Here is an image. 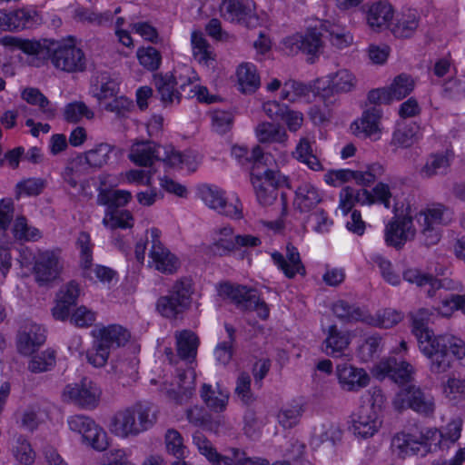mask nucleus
Segmentation results:
<instances>
[{"label": "nucleus", "instance_id": "nucleus-14", "mask_svg": "<svg viewBox=\"0 0 465 465\" xmlns=\"http://www.w3.org/2000/svg\"><path fill=\"white\" fill-rule=\"evenodd\" d=\"M102 394L96 383L84 378L80 383L68 384L63 395L81 408L92 410L97 407Z\"/></svg>", "mask_w": 465, "mask_h": 465}, {"label": "nucleus", "instance_id": "nucleus-23", "mask_svg": "<svg viewBox=\"0 0 465 465\" xmlns=\"http://www.w3.org/2000/svg\"><path fill=\"white\" fill-rule=\"evenodd\" d=\"M271 257L273 263L289 279L294 278L296 274L303 276L306 273L300 253L297 248L292 244L286 246V258L279 252H272Z\"/></svg>", "mask_w": 465, "mask_h": 465}, {"label": "nucleus", "instance_id": "nucleus-43", "mask_svg": "<svg viewBox=\"0 0 465 465\" xmlns=\"http://www.w3.org/2000/svg\"><path fill=\"white\" fill-rule=\"evenodd\" d=\"M236 235L230 226L219 228L214 232L212 251L214 254L224 256L234 251V241Z\"/></svg>", "mask_w": 465, "mask_h": 465}, {"label": "nucleus", "instance_id": "nucleus-45", "mask_svg": "<svg viewBox=\"0 0 465 465\" xmlns=\"http://www.w3.org/2000/svg\"><path fill=\"white\" fill-rule=\"evenodd\" d=\"M403 319V314L394 309L387 308L377 312L375 315L366 313L365 323L379 327V328H391L398 324Z\"/></svg>", "mask_w": 465, "mask_h": 465}, {"label": "nucleus", "instance_id": "nucleus-26", "mask_svg": "<svg viewBox=\"0 0 465 465\" xmlns=\"http://www.w3.org/2000/svg\"><path fill=\"white\" fill-rule=\"evenodd\" d=\"M162 145L153 142H139L132 145L128 158L138 166L150 167L152 169L154 162L160 160Z\"/></svg>", "mask_w": 465, "mask_h": 465}, {"label": "nucleus", "instance_id": "nucleus-55", "mask_svg": "<svg viewBox=\"0 0 465 465\" xmlns=\"http://www.w3.org/2000/svg\"><path fill=\"white\" fill-rule=\"evenodd\" d=\"M110 354V350L104 346L98 339L94 341L92 348L85 353L88 363L95 368L104 367Z\"/></svg>", "mask_w": 465, "mask_h": 465}, {"label": "nucleus", "instance_id": "nucleus-61", "mask_svg": "<svg viewBox=\"0 0 465 465\" xmlns=\"http://www.w3.org/2000/svg\"><path fill=\"white\" fill-rule=\"evenodd\" d=\"M417 126L404 125L394 131L392 143L402 148L411 146L416 141Z\"/></svg>", "mask_w": 465, "mask_h": 465}, {"label": "nucleus", "instance_id": "nucleus-64", "mask_svg": "<svg viewBox=\"0 0 465 465\" xmlns=\"http://www.w3.org/2000/svg\"><path fill=\"white\" fill-rule=\"evenodd\" d=\"M249 458L243 450L229 448L225 454H221L217 465H246Z\"/></svg>", "mask_w": 465, "mask_h": 465}, {"label": "nucleus", "instance_id": "nucleus-13", "mask_svg": "<svg viewBox=\"0 0 465 465\" xmlns=\"http://www.w3.org/2000/svg\"><path fill=\"white\" fill-rule=\"evenodd\" d=\"M198 195L211 209L219 213L234 218H242V204L237 200L235 203H228L225 192L215 185L203 184L198 189Z\"/></svg>", "mask_w": 465, "mask_h": 465}, {"label": "nucleus", "instance_id": "nucleus-63", "mask_svg": "<svg viewBox=\"0 0 465 465\" xmlns=\"http://www.w3.org/2000/svg\"><path fill=\"white\" fill-rule=\"evenodd\" d=\"M307 223L312 229L319 233L329 232L332 225V220L330 219L328 213L323 209H318L311 213L307 218Z\"/></svg>", "mask_w": 465, "mask_h": 465}, {"label": "nucleus", "instance_id": "nucleus-16", "mask_svg": "<svg viewBox=\"0 0 465 465\" xmlns=\"http://www.w3.org/2000/svg\"><path fill=\"white\" fill-rule=\"evenodd\" d=\"M428 439V434L422 430L411 433L401 432L392 438L391 448L401 458L409 455L424 456L429 451Z\"/></svg>", "mask_w": 465, "mask_h": 465}, {"label": "nucleus", "instance_id": "nucleus-17", "mask_svg": "<svg viewBox=\"0 0 465 465\" xmlns=\"http://www.w3.org/2000/svg\"><path fill=\"white\" fill-rule=\"evenodd\" d=\"M338 382L343 391L356 392L367 387L371 378L362 368L347 362L339 363L335 369Z\"/></svg>", "mask_w": 465, "mask_h": 465}, {"label": "nucleus", "instance_id": "nucleus-49", "mask_svg": "<svg viewBox=\"0 0 465 465\" xmlns=\"http://www.w3.org/2000/svg\"><path fill=\"white\" fill-rule=\"evenodd\" d=\"M414 86V80L410 75L401 74L396 76L388 88L391 101L407 97L413 91Z\"/></svg>", "mask_w": 465, "mask_h": 465}, {"label": "nucleus", "instance_id": "nucleus-52", "mask_svg": "<svg viewBox=\"0 0 465 465\" xmlns=\"http://www.w3.org/2000/svg\"><path fill=\"white\" fill-rule=\"evenodd\" d=\"M56 354L52 349H47L34 355L28 363V370L35 373L51 370L55 364Z\"/></svg>", "mask_w": 465, "mask_h": 465}, {"label": "nucleus", "instance_id": "nucleus-38", "mask_svg": "<svg viewBox=\"0 0 465 465\" xmlns=\"http://www.w3.org/2000/svg\"><path fill=\"white\" fill-rule=\"evenodd\" d=\"M372 204L373 197L366 189H354L350 186L343 188L340 193V208L347 214L355 203Z\"/></svg>", "mask_w": 465, "mask_h": 465}, {"label": "nucleus", "instance_id": "nucleus-50", "mask_svg": "<svg viewBox=\"0 0 465 465\" xmlns=\"http://www.w3.org/2000/svg\"><path fill=\"white\" fill-rule=\"evenodd\" d=\"M94 116V112L81 101L69 103L64 108V119L67 123L76 124L80 122L83 117L93 119Z\"/></svg>", "mask_w": 465, "mask_h": 465}, {"label": "nucleus", "instance_id": "nucleus-19", "mask_svg": "<svg viewBox=\"0 0 465 465\" xmlns=\"http://www.w3.org/2000/svg\"><path fill=\"white\" fill-rule=\"evenodd\" d=\"M380 414L369 407H360L352 416V431L355 436L368 439L374 436L381 426Z\"/></svg>", "mask_w": 465, "mask_h": 465}, {"label": "nucleus", "instance_id": "nucleus-27", "mask_svg": "<svg viewBox=\"0 0 465 465\" xmlns=\"http://www.w3.org/2000/svg\"><path fill=\"white\" fill-rule=\"evenodd\" d=\"M322 192L311 183H302L295 190L294 207L301 213H307L322 202Z\"/></svg>", "mask_w": 465, "mask_h": 465}, {"label": "nucleus", "instance_id": "nucleus-9", "mask_svg": "<svg viewBox=\"0 0 465 465\" xmlns=\"http://www.w3.org/2000/svg\"><path fill=\"white\" fill-rule=\"evenodd\" d=\"M69 429L83 437V440L96 450L102 451L108 447L106 432L88 416L76 414L67 420Z\"/></svg>", "mask_w": 465, "mask_h": 465}, {"label": "nucleus", "instance_id": "nucleus-12", "mask_svg": "<svg viewBox=\"0 0 465 465\" xmlns=\"http://www.w3.org/2000/svg\"><path fill=\"white\" fill-rule=\"evenodd\" d=\"M325 339L322 341L323 352L333 358L350 361L352 353L349 350L351 342V334L349 331L340 329L336 324L330 325L323 330Z\"/></svg>", "mask_w": 465, "mask_h": 465}, {"label": "nucleus", "instance_id": "nucleus-30", "mask_svg": "<svg viewBox=\"0 0 465 465\" xmlns=\"http://www.w3.org/2000/svg\"><path fill=\"white\" fill-rule=\"evenodd\" d=\"M200 392L201 398L211 411L222 412L226 409L229 393L219 383H216L215 386L204 383Z\"/></svg>", "mask_w": 465, "mask_h": 465}, {"label": "nucleus", "instance_id": "nucleus-32", "mask_svg": "<svg viewBox=\"0 0 465 465\" xmlns=\"http://www.w3.org/2000/svg\"><path fill=\"white\" fill-rule=\"evenodd\" d=\"M381 371L386 373L396 383L405 384L411 381L413 367L407 361H398L395 358H389L380 363Z\"/></svg>", "mask_w": 465, "mask_h": 465}, {"label": "nucleus", "instance_id": "nucleus-29", "mask_svg": "<svg viewBox=\"0 0 465 465\" xmlns=\"http://www.w3.org/2000/svg\"><path fill=\"white\" fill-rule=\"evenodd\" d=\"M93 336L98 339L109 350L124 346L130 339L128 330L119 324H111L93 331Z\"/></svg>", "mask_w": 465, "mask_h": 465}, {"label": "nucleus", "instance_id": "nucleus-40", "mask_svg": "<svg viewBox=\"0 0 465 465\" xmlns=\"http://www.w3.org/2000/svg\"><path fill=\"white\" fill-rule=\"evenodd\" d=\"M0 43L5 46L20 49L27 54L35 55L37 58H45L50 54V49L45 48L37 41L6 35L1 38Z\"/></svg>", "mask_w": 465, "mask_h": 465}, {"label": "nucleus", "instance_id": "nucleus-39", "mask_svg": "<svg viewBox=\"0 0 465 465\" xmlns=\"http://www.w3.org/2000/svg\"><path fill=\"white\" fill-rule=\"evenodd\" d=\"M21 97L29 104L37 106L45 119H53L56 115V106L37 88L27 87L22 91Z\"/></svg>", "mask_w": 465, "mask_h": 465}, {"label": "nucleus", "instance_id": "nucleus-58", "mask_svg": "<svg viewBox=\"0 0 465 465\" xmlns=\"http://www.w3.org/2000/svg\"><path fill=\"white\" fill-rule=\"evenodd\" d=\"M118 92L119 84L116 80L102 75L100 84L94 90V95L102 102L116 96Z\"/></svg>", "mask_w": 465, "mask_h": 465}, {"label": "nucleus", "instance_id": "nucleus-20", "mask_svg": "<svg viewBox=\"0 0 465 465\" xmlns=\"http://www.w3.org/2000/svg\"><path fill=\"white\" fill-rule=\"evenodd\" d=\"M41 24V17L34 8H21L9 14L0 11V26L5 30L32 28Z\"/></svg>", "mask_w": 465, "mask_h": 465}, {"label": "nucleus", "instance_id": "nucleus-15", "mask_svg": "<svg viewBox=\"0 0 465 465\" xmlns=\"http://www.w3.org/2000/svg\"><path fill=\"white\" fill-rule=\"evenodd\" d=\"M251 182L253 186L257 201L263 206L272 205L278 197L280 173L271 169L263 173H252Z\"/></svg>", "mask_w": 465, "mask_h": 465}, {"label": "nucleus", "instance_id": "nucleus-21", "mask_svg": "<svg viewBox=\"0 0 465 465\" xmlns=\"http://www.w3.org/2000/svg\"><path fill=\"white\" fill-rule=\"evenodd\" d=\"M120 150L113 144L101 143L86 151L84 154L77 155L75 157V163H81L88 173L89 168L98 170L106 165L109 163L111 154H116Z\"/></svg>", "mask_w": 465, "mask_h": 465}, {"label": "nucleus", "instance_id": "nucleus-44", "mask_svg": "<svg viewBox=\"0 0 465 465\" xmlns=\"http://www.w3.org/2000/svg\"><path fill=\"white\" fill-rule=\"evenodd\" d=\"M450 165V158L447 153H431L420 169V175L430 178L435 175L445 174Z\"/></svg>", "mask_w": 465, "mask_h": 465}, {"label": "nucleus", "instance_id": "nucleus-41", "mask_svg": "<svg viewBox=\"0 0 465 465\" xmlns=\"http://www.w3.org/2000/svg\"><path fill=\"white\" fill-rule=\"evenodd\" d=\"M332 312L345 322H361L365 323L367 311L344 300H339L332 305Z\"/></svg>", "mask_w": 465, "mask_h": 465}, {"label": "nucleus", "instance_id": "nucleus-46", "mask_svg": "<svg viewBox=\"0 0 465 465\" xmlns=\"http://www.w3.org/2000/svg\"><path fill=\"white\" fill-rule=\"evenodd\" d=\"M132 199V193L125 190H102L97 196V203L107 206L106 211L118 210Z\"/></svg>", "mask_w": 465, "mask_h": 465}, {"label": "nucleus", "instance_id": "nucleus-62", "mask_svg": "<svg viewBox=\"0 0 465 465\" xmlns=\"http://www.w3.org/2000/svg\"><path fill=\"white\" fill-rule=\"evenodd\" d=\"M235 394L246 405L255 401L251 391V377L247 372H241L236 381Z\"/></svg>", "mask_w": 465, "mask_h": 465}, {"label": "nucleus", "instance_id": "nucleus-31", "mask_svg": "<svg viewBox=\"0 0 465 465\" xmlns=\"http://www.w3.org/2000/svg\"><path fill=\"white\" fill-rule=\"evenodd\" d=\"M226 331V338L219 341L213 351V355L216 362L220 365H228L235 352L236 344V329L229 324L224 323Z\"/></svg>", "mask_w": 465, "mask_h": 465}, {"label": "nucleus", "instance_id": "nucleus-2", "mask_svg": "<svg viewBox=\"0 0 465 465\" xmlns=\"http://www.w3.org/2000/svg\"><path fill=\"white\" fill-rule=\"evenodd\" d=\"M193 292V283L191 279L183 277L175 281L168 293L157 300V312L166 319H177L190 309Z\"/></svg>", "mask_w": 465, "mask_h": 465}, {"label": "nucleus", "instance_id": "nucleus-48", "mask_svg": "<svg viewBox=\"0 0 465 465\" xmlns=\"http://www.w3.org/2000/svg\"><path fill=\"white\" fill-rule=\"evenodd\" d=\"M237 76L241 89L244 93H252L260 85V77L252 64H241L237 70Z\"/></svg>", "mask_w": 465, "mask_h": 465}, {"label": "nucleus", "instance_id": "nucleus-51", "mask_svg": "<svg viewBox=\"0 0 465 465\" xmlns=\"http://www.w3.org/2000/svg\"><path fill=\"white\" fill-rule=\"evenodd\" d=\"M133 215L127 210L106 211L103 219L104 226L114 230L116 228H131L133 227Z\"/></svg>", "mask_w": 465, "mask_h": 465}, {"label": "nucleus", "instance_id": "nucleus-11", "mask_svg": "<svg viewBox=\"0 0 465 465\" xmlns=\"http://www.w3.org/2000/svg\"><path fill=\"white\" fill-rule=\"evenodd\" d=\"M53 65L67 73L83 72L86 68V58L82 49L74 45H59L50 50Z\"/></svg>", "mask_w": 465, "mask_h": 465}, {"label": "nucleus", "instance_id": "nucleus-54", "mask_svg": "<svg viewBox=\"0 0 465 465\" xmlns=\"http://www.w3.org/2000/svg\"><path fill=\"white\" fill-rule=\"evenodd\" d=\"M167 452L177 459H184L186 447L180 432L174 429H169L164 436Z\"/></svg>", "mask_w": 465, "mask_h": 465}, {"label": "nucleus", "instance_id": "nucleus-42", "mask_svg": "<svg viewBox=\"0 0 465 465\" xmlns=\"http://www.w3.org/2000/svg\"><path fill=\"white\" fill-rule=\"evenodd\" d=\"M418 27V17L414 11L408 10L396 16L392 24L391 32L396 37H411Z\"/></svg>", "mask_w": 465, "mask_h": 465}, {"label": "nucleus", "instance_id": "nucleus-47", "mask_svg": "<svg viewBox=\"0 0 465 465\" xmlns=\"http://www.w3.org/2000/svg\"><path fill=\"white\" fill-rule=\"evenodd\" d=\"M432 312L428 309H420L411 314V331L417 338V341L429 337L433 331L429 328Z\"/></svg>", "mask_w": 465, "mask_h": 465}, {"label": "nucleus", "instance_id": "nucleus-4", "mask_svg": "<svg viewBox=\"0 0 465 465\" xmlns=\"http://www.w3.org/2000/svg\"><path fill=\"white\" fill-rule=\"evenodd\" d=\"M393 406L396 410L411 409L417 413L429 416L435 411L433 396L415 385L402 387L393 399Z\"/></svg>", "mask_w": 465, "mask_h": 465}, {"label": "nucleus", "instance_id": "nucleus-60", "mask_svg": "<svg viewBox=\"0 0 465 465\" xmlns=\"http://www.w3.org/2000/svg\"><path fill=\"white\" fill-rule=\"evenodd\" d=\"M13 233L16 239L25 241H36L41 237L39 230L35 227H29L25 217H17L15 219Z\"/></svg>", "mask_w": 465, "mask_h": 465}, {"label": "nucleus", "instance_id": "nucleus-22", "mask_svg": "<svg viewBox=\"0 0 465 465\" xmlns=\"http://www.w3.org/2000/svg\"><path fill=\"white\" fill-rule=\"evenodd\" d=\"M45 341V329L34 322H25L17 336L18 351L25 355L31 354Z\"/></svg>", "mask_w": 465, "mask_h": 465}, {"label": "nucleus", "instance_id": "nucleus-18", "mask_svg": "<svg viewBox=\"0 0 465 465\" xmlns=\"http://www.w3.org/2000/svg\"><path fill=\"white\" fill-rule=\"evenodd\" d=\"M416 234L412 218L408 215L395 216L385 228V242L388 245L401 248Z\"/></svg>", "mask_w": 465, "mask_h": 465}, {"label": "nucleus", "instance_id": "nucleus-35", "mask_svg": "<svg viewBox=\"0 0 465 465\" xmlns=\"http://www.w3.org/2000/svg\"><path fill=\"white\" fill-rule=\"evenodd\" d=\"M392 17V6L387 2L379 1L369 7L366 18L370 27L373 30H381L388 26Z\"/></svg>", "mask_w": 465, "mask_h": 465}, {"label": "nucleus", "instance_id": "nucleus-5", "mask_svg": "<svg viewBox=\"0 0 465 465\" xmlns=\"http://www.w3.org/2000/svg\"><path fill=\"white\" fill-rule=\"evenodd\" d=\"M220 294L230 299L242 311H256L258 316L265 320L269 316V308L253 289L242 285L223 283L220 286Z\"/></svg>", "mask_w": 465, "mask_h": 465}, {"label": "nucleus", "instance_id": "nucleus-8", "mask_svg": "<svg viewBox=\"0 0 465 465\" xmlns=\"http://www.w3.org/2000/svg\"><path fill=\"white\" fill-rule=\"evenodd\" d=\"M448 209L442 204H434L421 211L417 215L420 226V232L426 245L436 244L440 240L439 226L449 223Z\"/></svg>", "mask_w": 465, "mask_h": 465}, {"label": "nucleus", "instance_id": "nucleus-25", "mask_svg": "<svg viewBox=\"0 0 465 465\" xmlns=\"http://www.w3.org/2000/svg\"><path fill=\"white\" fill-rule=\"evenodd\" d=\"M154 86L160 95L162 103L165 105L180 104L181 94L176 87L180 85L179 75L159 74L153 77Z\"/></svg>", "mask_w": 465, "mask_h": 465}, {"label": "nucleus", "instance_id": "nucleus-37", "mask_svg": "<svg viewBox=\"0 0 465 465\" xmlns=\"http://www.w3.org/2000/svg\"><path fill=\"white\" fill-rule=\"evenodd\" d=\"M403 279L410 283H415L419 287L425 288L429 297H434L436 292L442 288L440 280L431 274L422 273L420 270L414 268L404 271Z\"/></svg>", "mask_w": 465, "mask_h": 465}, {"label": "nucleus", "instance_id": "nucleus-57", "mask_svg": "<svg viewBox=\"0 0 465 465\" xmlns=\"http://www.w3.org/2000/svg\"><path fill=\"white\" fill-rule=\"evenodd\" d=\"M137 57L140 64L149 71L157 70L162 62L160 52L153 46L139 48Z\"/></svg>", "mask_w": 465, "mask_h": 465}, {"label": "nucleus", "instance_id": "nucleus-24", "mask_svg": "<svg viewBox=\"0 0 465 465\" xmlns=\"http://www.w3.org/2000/svg\"><path fill=\"white\" fill-rule=\"evenodd\" d=\"M382 112L377 106H372L363 111L361 116L355 120L351 129L352 134L360 138H368L379 134V123Z\"/></svg>", "mask_w": 465, "mask_h": 465}, {"label": "nucleus", "instance_id": "nucleus-6", "mask_svg": "<svg viewBox=\"0 0 465 465\" xmlns=\"http://www.w3.org/2000/svg\"><path fill=\"white\" fill-rule=\"evenodd\" d=\"M63 268L59 250H39L34 256L32 272L39 286H47L58 279Z\"/></svg>", "mask_w": 465, "mask_h": 465}, {"label": "nucleus", "instance_id": "nucleus-10", "mask_svg": "<svg viewBox=\"0 0 465 465\" xmlns=\"http://www.w3.org/2000/svg\"><path fill=\"white\" fill-rule=\"evenodd\" d=\"M151 237L148 266L163 273L173 274L179 266L178 258L173 254L160 241L161 231L155 227L147 231Z\"/></svg>", "mask_w": 465, "mask_h": 465}, {"label": "nucleus", "instance_id": "nucleus-3", "mask_svg": "<svg viewBox=\"0 0 465 465\" xmlns=\"http://www.w3.org/2000/svg\"><path fill=\"white\" fill-rule=\"evenodd\" d=\"M452 335H434L418 341L420 351L430 360V370L432 373L446 372L450 368Z\"/></svg>", "mask_w": 465, "mask_h": 465}, {"label": "nucleus", "instance_id": "nucleus-34", "mask_svg": "<svg viewBox=\"0 0 465 465\" xmlns=\"http://www.w3.org/2000/svg\"><path fill=\"white\" fill-rule=\"evenodd\" d=\"M326 37L323 24H321L320 27L310 28L304 35H300L296 45L303 53L315 55L322 51L323 39Z\"/></svg>", "mask_w": 465, "mask_h": 465}, {"label": "nucleus", "instance_id": "nucleus-7", "mask_svg": "<svg viewBox=\"0 0 465 465\" xmlns=\"http://www.w3.org/2000/svg\"><path fill=\"white\" fill-rule=\"evenodd\" d=\"M255 10L253 0H223L219 5L220 15L224 20L247 28H254L260 24Z\"/></svg>", "mask_w": 465, "mask_h": 465}, {"label": "nucleus", "instance_id": "nucleus-53", "mask_svg": "<svg viewBox=\"0 0 465 465\" xmlns=\"http://www.w3.org/2000/svg\"><path fill=\"white\" fill-rule=\"evenodd\" d=\"M192 45L193 56L199 63L207 64L209 60L213 59L212 48L202 34L193 33Z\"/></svg>", "mask_w": 465, "mask_h": 465}, {"label": "nucleus", "instance_id": "nucleus-59", "mask_svg": "<svg viewBox=\"0 0 465 465\" xmlns=\"http://www.w3.org/2000/svg\"><path fill=\"white\" fill-rule=\"evenodd\" d=\"M302 412L300 404L283 407L278 413V421L283 428H292L299 422Z\"/></svg>", "mask_w": 465, "mask_h": 465}, {"label": "nucleus", "instance_id": "nucleus-56", "mask_svg": "<svg viewBox=\"0 0 465 465\" xmlns=\"http://www.w3.org/2000/svg\"><path fill=\"white\" fill-rule=\"evenodd\" d=\"M381 347V337L372 335L367 337L359 346L358 354L363 362H368L378 355Z\"/></svg>", "mask_w": 465, "mask_h": 465}, {"label": "nucleus", "instance_id": "nucleus-1", "mask_svg": "<svg viewBox=\"0 0 465 465\" xmlns=\"http://www.w3.org/2000/svg\"><path fill=\"white\" fill-rule=\"evenodd\" d=\"M156 420L157 416L153 406L138 402L116 411L111 418L108 428L114 435L126 439L148 430Z\"/></svg>", "mask_w": 465, "mask_h": 465}, {"label": "nucleus", "instance_id": "nucleus-33", "mask_svg": "<svg viewBox=\"0 0 465 465\" xmlns=\"http://www.w3.org/2000/svg\"><path fill=\"white\" fill-rule=\"evenodd\" d=\"M255 135L261 143L285 144L288 134L280 124L262 122L255 127Z\"/></svg>", "mask_w": 465, "mask_h": 465}, {"label": "nucleus", "instance_id": "nucleus-28", "mask_svg": "<svg viewBox=\"0 0 465 465\" xmlns=\"http://www.w3.org/2000/svg\"><path fill=\"white\" fill-rule=\"evenodd\" d=\"M328 85L323 89L322 95L346 94L353 91L357 85L356 76L347 69H340L327 75Z\"/></svg>", "mask_w": 465, "mask_h": 465}, {"label": "nucleus", "instance_id": "nucleus-36", "mask_svg": "<svg viewBox=\"0 0 465 465\" xmlns=\"http://www.w3.org/2000/svg\"><path fill=\"white\" fill-rule=\"evenodd\" d=\"M178 356L188 362L195 360L200 343L198 336L192 331L184 330L175 335Z\"/></svg>", "mask_w": 465, "mask_h": 465}]
</instances>
